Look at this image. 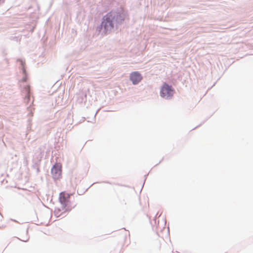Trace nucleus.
Segmentation results:
<instances>
[{
  "label": "nucleus",
  "instance_id": "obj_1",
  "mask_svg": "<svg viewBox=\"0 0 253 253\" xmlns=\"http://www.w3.org/2000/svg\"><path fill=\"white\" fill-rule=\"evenodd\" d=\"M126 14L123 8L113 9L104 15L101 23L96 27V31L102 35L109 34L112 31L118 30L123 24Z\"/></svg>",
  "mask_w": 253,
  "mask_h": 253
},
{
  "label": "nucleus",
  "instance_id": "obj_2",
  "mask_svg": "<svg viewBox=\"0 0 253 253\" xmlns=\"http://www.w3.org/2000/svg\"><path fill=\"white\" fill-rule=\"evenodd\" d=\"M175 91L171 85L164 83L160 90V96L166 99H171Z\"/></svg>",
  "mask_w": 253,
  "mask_h": 253
},
{
  "label": "nucleus",
  "instance_id": "obj_3",
  "mask_svg": "<svg viewBox=\"0 0 253 253\" xmlns=\"http://www.w3.org/2000/svg\"><path fill=\"white\" fill-rule=\"evenodd\" d=\"M71 195L67 193L65 191L61 192L59 194V201L62 205V210H64V208L67 207V204L70 203V199Z\"/></svg>",
  "mask_w": 253,
  "mask_h": 253
},
{
  "label": "nucleus",
  "instance_id": "obj_4",
  "mask_svg": "<svg viewBox=\"0 0 253 253\" xmlns=\"http://www.w3.org/2000/svg\"><path fill=\"white\" fill-rule=\"evenodd\" d=\"M143 79V77L138 71L132 72L129 75V80L133 85L138 84Z\"/></svg>",
  "mask_w": 253,
  "mask_h": 253
},
{
  "label": "nucleus",
  "instance_id": "obj_5",
  "mask_svg": "<svg viewBox=\"0 0 253 253\" xmlns=\"http://www.w3.org/2000/svg\"><path fill=\"white\" fill-rule=\"evenodd\" d=\"M62 173L61 167L59 165H54L51 169V173L54 180L59 179Z\"/></svg>",
  "mask_w": 253,
  "mask_h": 253
},
{
  "label": "nucleus",
  "instance_id": "obj_6",
  "mask_svg": "<svg viewBox=\"0 0 253 253\" xmlns=\"http://www.w3.org/2000/svg\"><path fill=\"white\" fill-rule=\"evenodd\" d=\"M22 93L24 97V102L28 104L30 100V95H31V90H30V86L29 85H24L23 88L22 90Z\"/></svg>",
  "mask_w": 253,
  "mask_h": 253
},
{
  "label": "nucleus",
  "instance_id": "obj_7",
  "mask_svg": "<svg viewBox=\"0 0 253 253\" xmlns=\"http://www.w3.org/2000/svg\"><path fill=\"white\" fill-rule=\"evenodd\" d=\"M18 61L20 62V64L21 65L22 73L23 75L22 81L23 82H26L28 79V75L25 67V63L23 61L22 59H18Z\"/></svg>",
  "mask_w": 253,
  "mask_h": 253
},
{
  "label": "nucleus",
  "instance_id": "obj_8",
  "mask_svg": "<svg viewBox=\"0 0 253 253\" xmlns=\"http://www.w3.org/2000/svg\"><path fill=\"white\" fill-rule=\"evenodd\" d=\"M86 100V91H81L77 95V101L80 103L85 102Z\"/></svg>",
  "mask_w": 253,
  "mask_h": 253
},
{
  "label": "nucleus",
  "instance_id": "obj_9",
  "mask_svg": "<svg viewBox=\"0 0 253 253\" xmlns=\"http://www.w3.org/2000/svg\"><path fill=\"white\" fill-rule=\"evenodd\" d=\"M70 203L67 204V207L64 208V210L63 212H61V213L60 214V216H62V217H65L67 215V213L70 211L72 209L74 208L76 205L73 207H71L70 205Z\"/></svg>",
  "mask_w": 253,
  "mask_h": 253
},
{
  "label": "nucleus",
  "instance_id": "obj_10",
  "mask_svg": "<svg viewBox=\"0 0 253 253\" xmlns=\"http://www.w3.org/2000/svg\"><path fill=\"white\" fill-rule=\"evenodd\" d=\"M62 210V208L61 209H59V208L55 209L54 210L55 215L56 216H57V217H61V218H63V217H62V216H60V215L61 213V211Z\"/></svg>",
  "mask_w": 253,
  "mask_h": 253
},
{
  "label": "nucleus",
  "instance_id": "obj_11",
  "mask_svg": "<svg viewBox=\"0 0 253 253\" xmlns=\"http://www.w3.org/2000/svg\"><path fill=\"white\" fill-rule=\"evenodd\" d=\"M162 214V212L159 214V212H158L156 215H155V217L154 219V224L152 222H151V224H152V226L153 227L155 226H157V217H159L160 216V215H161Z\"/></svg>",
  "mask_w": 253,
  "mask_h": 253
},
{
  "label": "nucleus",
  "instance_id": "obj_12",
  "mask_svg": "<svg viewBox=\"0 0 253 253\" xmlns=\"http://www.w3.org/2000/svg\"><path fill=\"white\" fill-rule=\"evenodd\" d=\"M33 168L36 170L37 173H38L40 172V168L38 163H36L33 165Z\"/></svg>",
  "mask_w": 253,
  "mask_h": 253
},
{
  "label": "nucleus",
  "instance_id": "obj_13",
  "mask_svg": "<svg viewBox=\"0 0 253 253\" xmlns=\"http://www.w3.org/2000/svg\"><path fill=\"white\" fill-rule=\"evenodd\" d=\"M147 175H148V174H145V175H144L145 179H144V180L143 185H144V183H145V180H146V177H147Z\"/></svg>",
  "mask_w": 253,
  "mask_h": 253
},
{
  "label": "nucleus",
  "instance_id": "obj_14",
  "mask_svg": "<svg viewBox=\"0 0 253 253\" xmlns=\"http://www.w3.org/2000/svg\"><path fill=\"white\" fill-rule=\"evenodd\" d=\"M4 0H0V5L1 3H3V2H4Z\"/></svg>",
  "mask_w": 253,
  "mask_h": 253
},
{
  "label": "nucleus",
  "instance_id": "obj_15",
  "mask_svg": "<svg viewBox=\"0 0 253 253\" xmlns=\"http://www.w3.org/2000/svg\"><path fill=\"white\" fill-rule=\"evenodd\" d=\"M28 240H29V238H28V239H27V240H22V241L23 242H27V241H28Z\"/></svg>",
  "mask_w": 253,
  "mask_h": 253
},
{
  "label": "nucleus",
  "instance_id": "obj_16",
  "mask_svg": "<svg viewBox=\"0 0 253 253\" xmlns=\"http://www.w3.org/2000/svg\"><path fill=\"white\" fill-rule=\"evenodd\" d=\"M200 125H201V124H200L199 125H198V126H196L195 127H194V128H193V129H195L196 128H197V127H198L199 126H200Z\"/></svg>",
  "mask_w": 253,
  "mask_h": 253
},
{
  "label": "nucleus",
  "instance_id": "obj_17",
  "mask_svg": "<svg viewBox=\"0 0 253 253\" xmlns=\"http://www.w3.org/2000/svg\"><path fill=\"white\" fill-rule=\"evenodd\" d=\"M97 113V111L96 112L95 114L94 115V118H95V116H96V115Z\"/></svg>",
  "mask_w": 253,
  "mask_h": 253
},
{
  "label": "nucleus",
  "instance_id": "obj_18",
  "mask_svg": "<svg viewBox=\"0 0 253 253\" xmlns=\"http://www.w3.org/2000/svg\"><path fill=\"white\" fill-rule=\"evenodd\" d=\"M78 193L79 195H80L83 194V193H79L78 192Z\"/></svg>",
  "mask_w": 253,
  "mask_h": 253
},
{
  "label": "nucleus",
  "instance_id": "obj_19",
  "mask_svg": "<svg viewBox=\"0 0 253 253\" xmlns=\"http://www.w3.org/2000/svg\"><path fill=\"white\" fill-rule=\"evenodd\" d=\"M143 186H144V185L143 184L142 188L143 187ZM141 189H142V188H141ZM140 191H142V189H140Z\"/></svg>",
  "mask_w": 253,
  "mask_h": 253
},
{
  "label": "nucleus",
  "instance_id": "obj_20",
  "mask_svg": "<svg viewBox=\"0 0 253 253\" xmlns=\"http://www.w3.org/2000/svg\"><path fill=\"white\" fill-rule=\"evenodd\" d=\"M103 183H104L105 182L104 181H103L102 182ZM106 183H109L108 182H105Z\"/></svg>",
  "mask_w": 253,
  "mask_h": 253
}]
</instances>
